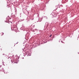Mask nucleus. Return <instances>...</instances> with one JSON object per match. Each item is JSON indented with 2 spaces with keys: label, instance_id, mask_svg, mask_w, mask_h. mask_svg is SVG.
I'll use <instances>...</instances> for the list:
<instances>
[{
  "label": "nucleus",
  "instance_id": "nucleus-1",
  "mask_svg": "<svg viewBox=\"0 0 79 79\" xmlns=\"http://www.w3.org/2000/svg\"><path fill=\"white\" fill-rule=\"evenodd\" d=\"M52 35H50V37H52Z\"/></svg>",
  "mask_w": 79,
  "mask_h": 79
},
{
  "label": "nucleus",
  "instance_id": "nucleus-2",
  "mask_svg": "<svg viewBox=\"0 0 79 79\" xmlns=\"http://www.w3.org/2000/svg\"><path fill=\"white\" fill-rule=\"evenodd\" d=\"M55 16L54 17H55Z\"/></svg>",
  "mask_w": 79,
  "mask_h": 79
}]
</instances>
